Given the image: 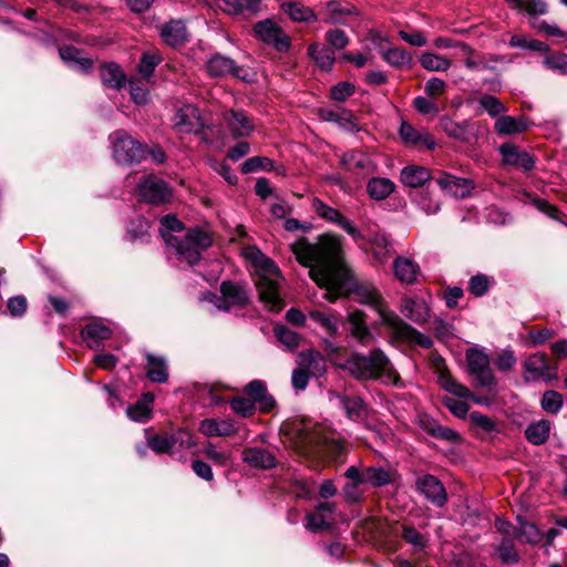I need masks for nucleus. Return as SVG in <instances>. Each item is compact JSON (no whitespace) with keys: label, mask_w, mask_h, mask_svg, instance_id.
Listing matches in <instances>:
<instances>
[{"label":"nucleus","mask_w":567,"mask_h":567,"mask_svg":"<svg viewBox=\"0 0 567 567\" xmlns=\"http://www.w3.org/2000/svg\"><path fill=\"white\" fill-rule=\"evenodd\" d=\"M291 249L297 260L310 268L311 279L327 290L326 299L332 302L348 290L350 271L343 261L340 236L324 234L315 244L301 237L291 245Z\"/></svg>","instance_id":"1"},{"label":"nucleus","mask_w":567,"mask_h":567,"mask_svg":"<svg viewBox=\"0 0 567 567\" xmlns=\"http://www.w3.org/2000/svg\"><path fill=\"white\" fill-rule=\"evenodd\" d=\"M355 296L360 303L372 307L380 318V324L385 327L390 334V342L398 341L417 344L424 349H430L433 341L430 337L413 328L404 321L395 311L389 308L380 291L369 284L357 287Z\"/></svg>","instance_id":"2"},{"label":"nucleus","mask_w":567,"mask_h":567,"mask_svg":"<svg viewBox=\"0 0 567 567\" xmlns=\"http://www.w3.org/2000/svg\"><path fill=\"white\" fill-rule=\"evenodd\" d=\"M159 231L167 247L173 248L178 258L188 265L197 264L202 252L212 245L210 235L198 227L190 228L183 235L174 234L184 229L183 223L174 215L164 216Z\"/></svg>","instance_id":"3"},{"label":"nucleus","mask_w":567,"mask_h":567,"mask_svg":"<svg viewBox=\"0 0 567 567\" xmlns=\"http://www.w3.org/2000/svg\"><path fill=\"white\" fill-rule=\"evenodd\" d=\"M341 368L359 381L381 380L393 385L400 383L399 374L381 349H373L367 355L354 352Z\"/></svg>","instance_id":"4"},{"label":"nucleus","mask_w":567,"mask_h":567,"mask_svg":"<svg viewBox=\"0 0 567 567\" xmlns=\"http://www.w3.org/2000/svg\"><path fill=\"white\" fill-rule=\"evenodd\" d=\"M296 431L299 432L298 449L307 457H338L343 452V444L323 435L320 429L311 431L305 424L301 427L297 425Z\"/></svg>","instance_id":"5"},{"label":"nucleus","mask_w":567,"mask_h":567,"mask_svg":"<svg viewBox=\"0 0 567 567\" xmlns=\"http://www.w3.org/2000/svg\"><path fill=\"white\" fill-rule=\"evenodd\" d=\"M255 252L259 255V274L256 286L259 291L260 300L266 303L270 310L279 311L284 306L279 296V269L274 261L261 255L259 250Z\"/></svg>","instance_id":"6"},{"label":"nucleus","mask_w":567,"mask_h":567,"mask_svg":"<svg viewBox=\"0 0 567 567\" xmlns=\"http://www.w3.org/2000/svg\"><path fill=\"white\" fill-rule=\"evenodd\" d=\"M113 157L118 164L140 162L144 156L142 145L125 131H116L110 136Z\"/></svg>","instance_id":"7"},{"label":"nucleus","mask_w":567,"mask_h":567,"mask_svg":"<svg viewBox=\"0 0 567 567\" xmlns=\"http://www.w3.org/2000/svg\"><path fill=\"white\" fill-rule=\"evenodd\" d=\"M525 381H544L548 382L557 379L558 367L549 362V358L544 352L530 354L524 362Z\"/></svg>","instance_id":"8"},{"label":"nucleus","mask_w":567,"mask_h":567,"mask_svg":"<svg viewBox=\"0 0 567 567\" xmlns=\"http://www.w3.org/2000/svg\"><path fill=\"white\" fill-rule=\"evenodd\" d=\"M466 361L470 372L476 377L481 386L492 388L496 384L486 353L477 349H470L466 352Z\"/></svg>","instance_id":"9"},{"label":"nucleus","mask_w":567,"mask_h":567,"mask_svg":"<svg viewBox=\"0 0 567 567\" xmlns=\"http://www.w3.org/2000/svg\"><path fill=\"white\" fill-rule=\"evenodd\" d=\"M399 310L408 320L421 326L430 321L432 313L429 301L420 296L403 297Z\"/></svg>","instance_id":"10"},{"label":"nucleus","mask_w":567,"mask_h":567,"mask_svg":"<svg viewBox=\"0 0 567 567\" xmlns=\"http://www.w3.org/2000/svg\"><path fill=\"white\" fill-rule=\"evenodd\" d=\"M140 195L144 202L158 205L169 202L172 192L167 184L156 177L147 176L138 185Z\"/></svg>","instance_id":"11"},{"label":"nucleus","mask_w":567,"mask_h":567,"mask_svg":"<svg viewBox=\"0 0 567 567\" xmlns=\"http://www.w3.org/2000/svg\"><path fill=\"white\" fill-rule=\"evenodd\" d=\"M221 118L226 130L235 138L248 137L256 128L254 120L243 110H227Z\"/></svg>","instance_id":"12"},{"label":"nucleus","mask_w":567,"mask_h":567,"mask_svg":"<svg viewBox=\"0 0 567 567\" xmlns=\"http://www.w3.org/2000/svg\"><path fill=\"white\" fill-rule=\"evenodd\" d=\"M505 166L529 172L535 166V158L525 150L513 143H504L498 148Z\"/></svg>","instance_id":"13"},{"label":"nucleus","mask_w":567,"mask_h":567,"mask_svg":"<svg viewBox=\"0 0 567 567\" xmlns=\"http://www.w3.org/2000/svg\"><path fill=\"white\" fill-rule=\"evenodd\" d=\"M312 209L317 213V215L327 221L333 223L347 231L353 239L358 240L362 236L360 231L353 226V224L344 217L339 210L333 207L328 206L321 199L315 197L312 199Z\"/></svg>","instance_id":"14"},{"label":"nucleus","mask_w":567,"mask_h":567,"mask_svg":"<svg viewBox=\"0 0 567 567\" xmlns=\"http://www.w3.org/2000/svg\"><path fill=\"white\" fill-rule=\"evenodd\" d=\"M255 33L264 42L274 45L277 50H287L289 48V38L282 29L272 20L266 19L258 22Z\"/></svg>","instance_id":"15"},{"label":"nucleus","mask_w":567,"mask_h":567,"mask_svg":"<svg viewBox=\"0 0 567 567\" xmlns=\"http://www.w3.org/2000/svg\"><path fill=\"white\" fill-rule=\"evenodd\" d=\"M344 476L347 478H355L374 487L384 486L392 482V473L390 471L375 466L364 467L362 472L355 466H350L347 468Z\"/></svg>","instance_id":"16"},{"label":"nucleus","mask_w":567,"mask_h":567,"mask_svg":"<svg viewBox=\"0 0 567 567\" xmlns=\"http://www.w3.org/2000/svg\"><path fill=\"white\" fill-rule=\"evenodd\" d=\"M207 72L212 76L220 78L231 74L235 78L248 81L249 73L243 66H236L235 62L221 54L213 55L207 62Z\"/></svg>","instance_id":"17"},{"label":"nucleus","mask_w":567,"mask_h":567,"mask_svg":"<svg viewBox=\"0 0 567 567\" xmlns=\"http://www.w3.org/2000/svg\"><path fill=\"white\" fill-rule=\"evenodd\" d=\"M417 489L437 507L444 506L447 495L443 484L433 475H424L416 481Z\"/></svg>","instance_id":"18"},{"label":"nucleus","mask_w":567,"mask_h":567,"mask_svg":"<svg viewBox=\"0 0 567 567\" xmlns=\"http://www.w3.org/2000/svg\"><path fill=\"white\" fill-rule=\"evenodd\" d=\"M296 363L297 367L315 378L323 375L327 371V364L323 355L313 349L300 351L297 355Z\"/></svg>","instance_id":"19"},{"label":"nucleus","mask_w":567,"mask_h":567,"mask_svg":"<svg viewBox=\"0 0 567 567\" xmlns=\"http://www.w3.org/2000/svg\"><path fill=\"white\" fill-rule=\"evenodd\" d=\"M341 164L347 171L359 175H369L377 168L372 158L368 154L359 151H352L343 154L341 157Z\"/></svg>","instance_id":"20"},{"label":"nucleus","mask_w":567,"mask_h":567,"mask_svg":"<svg viewBox=\"0 0 567 567\" xmlns=\"http://www.w3.org/2000/svg\"><path fill=\"white\" fill-rule=\"evenodd\" d=\"M223 300L217 307L227 310L231 306H243L248 302V295L245 288L238 284L224 281L220 286Z\"/></svg>","instance_id":"21"},{"label":"nucleus","mask_w":567,"mask_h":567,"mask_svg":"<svg viewBox=\"0 0 567 567\" xmlns=\"http://www.w3.org/2000/svg\"><path fill=\"white\" fill-rule=\"evenodd\" d=\"M395 278L403 285H414L421 274L419 264L406 257H396L393 261Z\"/></svg>","instance_id":"22"},{"label":"nucleus","mask_w":567,"mask_h":567,"mask_svg":"<svg viewBox=\"0 0 567 567\" xmlns=\"http://www.w3.org/2000/svg\"><path fill=\"white\" fill-rule=\"evenodd\" d=\"M112 336V330L101 320H93L87 323L82 330V338L91 349L101 346L104 340H109Z\"/></svg>","instance_id":"23"},{"label":"nucleus","mask_w":567,"mask_h":567,"mask_svg":"<svg viewBox=\"0 0 567 567\" xmlns=\"http://www.w3.org/2000/svg\"><path fill=\"white\" fill-rule=\"evenodd\" d=\"M244 391L255 404L259 405L262 412H270L274 408L275 400L268 393L267 386L262 381L254 380L249 382Z\"/></svg>","instance_id":"24"},{"label":"nucleus","mask_w":567,"mask_h":567,"mask_svg":"<svg viewBox=\"0 0 567 567\" xmlns=\"http://www.w3.org/2000/svg\"><path fill=\"white\" fill-rule=\"evenodd\" d=\"M218 7L231 16H254L261 10V0H219Z\"/></svg>","instance_id":"25"},{"label":"nucleus","mask_w":567,"mask_h":567,"mask_svg":"<svg viewBox=\"0 0 567 567\" xmlns=\"http://www.w3.org/2000/svg\"><path fill=\"white\" fill-rule=\"evenodd\" d=\"M440 187L446 190L450 195L458 198H464L471 193L472 182L465 178H458L450 174H443L436 179Z\"/></svg>","instance_id":"26"},{"label":"nucleus","mask_w":567,"mask_h":567,"mask_svg":"<svg viewBox=\"0 0 567 567\" xmlns=\"http://www.w3.org/2000/svg\"><path fill=\"white\" fill-rule=\"evenodd\" d=\"M243 461L258 468H272L276 466V457L269 451L261 447H247L243 451Z\"/></svg>","instance_id":"27"},{"label":"nucleus","mask_w":567,"mask_h":567,"mask_svg":"<svg viewBox=\"0 0 567 567\" xmlns=\"http://www.w3.org/2000/svg\"><path fill=\"white\" fill-rule=\"evenodd\" d=\"M199 432L205 436H230L237 432L230 420L205 419L199 423Z\"/></svg>","instance_id":"28"},{"label":"nucleus","mask_w":567,"mask_h":567,"mask_svg":"<svg viewBox=\"0 0 567 567\" xmlns=\"http://www.w3.org/2000/svg\"><path fill=\"white\" fill-rule=\"evenodd\" d=\"M530 123L525 116H499L494 123V130L499 135H512L525 132Z\"/></svg>","instance_id":"29"},{"label":"nucleus","mask_w":567,"mask_h":567,"mask_svg":"<svg viewBox=\"0 0 567 567\" xmlns=\"http://www.w3.org/2000/svg\"><path fill=\"white\" fill-rule=\"evenodd\" d=\"M400 179L408 187H421L431 179L427 168L419 165H408L401 171Z\"/></svg>","instance_id":"30"},{"label":"nucleus","mask_w":567,"mask_h":567,"mask_svg":"<svg viewBox=\"0 0 567 567\" xmlns=\"http://www.w3.org/2000/svg\"><path fill=\"white\" fill-rule=\"evenodd\" d=\"M400 136L403 142L409 145H424L430 150L434 148L435 146V141L432 135L417 131L406 122L401 124Z\"/></svg>","instance_id":"31"},{"label":"nucleus","mask_w":567,"mask_h":567,"mask_svg":"<svg viewBox=\"0 0 567 567\" xmlns=\"http://www.w3.org/2000/svg\"><path fill=\"white\" fill-rule=\"evenodd\" d=\"M102 83L111 89L120 90L126 82V76L121 66L116 63H104L100 69Z\"/></svg>","instance_id":"32"},{"label":"nucleus","mask_w":567,"mask_h":567,"mask_svg":"<svg viewBox=\"0 0 567 567\" xmlns=\"http://www.w3.org/2000/svg\"><path fill=\"white\" fill-rule=\"evenodd\" d=\"M349 324L351 334L363 346H368L374 340L373 334L365 324L364 313L354 311L349 315Z\"/></svg>","instance_id":"33"},{"label":"nucleus","mask_w":567,"mask_h":567,"mask_svg":"<svg viewBox=\"0 0 567 567\" xmlns=\"http://www.w3.org/2000/svg\"><path fill=\"white\" fill-rule=\"evenodd\" d=\"M309 319L316 322L321 329L330 337H336L339 333L340 318L337 312H323L313 310L309 312Z\"/></svg>","instance_id":"34"},{"label":"nucleus","mask_w":567,"mask_h":567,"mask_svg":"<svg viewBox=\"0 0 567 567\" xmlns=\"http://www.w3.org/2000/svg\"><path fill=\"white\" fill-rule=\"evenodd\" d=\"M61 59L71 68L86 72L91 69L93 62L85 56L82 51L73 47H63L59 50Z\"/></svg>","instance_id":"35"},{"label":"nucleus","mask_w":567,"mask_h":567,"mask_svg":"<svg viewBox=\"0 0 567 567\" xmlns=\"http://www.w3.org/2000/svg\"><path fill=\"white\" fill-rule=\"evenodd\" d=\"M146 375L152 382L164 383L168 379L166 360L163 357L146 354Z\"/></svg>","instance_id":"36"},{"label":"nucleus","mask_w":567,"mask_h":567,"mask_svg":"<svg viewBox=\"0 0 567 567\" xmlns=\"http://www.w3.org/2000/svg\"><path fill=\"white\" fill-rule=\"evenodd\" d=\"M515 538L522 544H538L543 535L540 530L530 522L517 517V525L515 527Z\"/></svg>","instance_id":"37"},{"label":"nucleus","mask_w":567,"mask_h":567,"mask_svg":"<svg viewBox=\"0 0 567 567\" xmlns=\"http://www.w3.org/2000/svg\"><path fill=\"white\" fill-rule=\"evenodd\" d=\"M350 420H360L365 415L367 405L360 396H347L332 393Z\"/></svg>","instance_id":"38"},{"label":"nucleus","mask_w":567,"mask_h":567,"mask_svg":"<svg viewBox=\"0 0 567 567\" xmlns=\"http://www.w3.org/2000/svg\"><path fill=\"white\" fill-rule=\"evenodd\" d=\"M161 35L167 44L181 45L187 38L186 27L182 21H171L162 27Z\"/></svg>","instance_id":"39"},{"label":"nucleus","mask_w":567,"mask_h":567,"mask_svg":"<svg viewBox=\"0 0 567 567\" xmlns=\"http://www.w3.org/2000/svg\"><path fill=\"white\" fill-rule=\"evenodd\" d=\"M354 14H358V10L354 6L332 1L327 4L326 21L334 24L344 23L347 17Z\"/></svg>","instance_id":"40"},{"label":"nucleus","mask_w":567,"mask_h":567,"mask_svg":"<svg viewBox=\"0 0 567 567\" xmlns=\"http://www.w3.org/2000/svg\"><path fill=\"white\" fill-rule=\"evenodd\" d=\"M395 186L394 183L389 178L374 177L369 181L367 189L371 198L375 200H382L389 197Z\"/></svg>","instance_id":"41"},{"label":"nucleus","mask_w":567,"mask_h":567,"mask_svg":"<svg viewBox=\"0 0 567 567\" xmlns=\"http://www.w3.org/2000/svg\"><path fill=\"white\" fill-rule=\"evenodd\" d=\"M550 423L546 420H540L529 424L525 430V436L529 443L540 445L545 443L549 436Z\"/></svg>","instance_id":"42"},{"label":"nucleus","mask_w":567,"mask_h":567,"mask_svg":"<svg viewBox=\"0 0 567 567\" xmlns=\"http://www.w3.org/2000/svg\"><path fill=\"white\" fill-rule=\"evenodd\" d=\"M308 53L320 69L326 71L331 70L336 60L331 49L315 43L309 47Z\"/></svg>","instance_id":"43"},{"label":"nucleus","mask_w":567,"mask_h":567,"mask_svg":"<svg viewBox=\"0 0 567 567\" xmlns=\"http://www.w3.org/2000/svg\"><path fill=\"white\" fill-rule=\"evenodd\" d=\"M380 53L386 63L395 68H403L412 62V55L401 48L384 49L380 45Z\"/></svg>","instance_id":"44"},{"label":"nucleus","mask_w":567,"mask_h":567,"mask_svg":"<svg viewBox=\"0 0 567 567\" xmlns=\"http://www.w3.org/2000/svg\"><path fill=\"white\" fill-rule=\"evenodd\" d=\"M281 9L293 20L298 22H308L316 20L315 12L300 2H284Z\"/></svg>","instance_id":"45"},{"label":"nucleus","mask_w":567,"mask_h":567,"mask_svg":"<svg viewBox=\"0 0 567 567\" xmlns=\"http://www.w3.org/2000/svg\"><path fill=\"white\" fill-rule=\"evenodd\" d=\"M420 64L431 72H445L451 68L452 61L442 55L425 52L420 56Z\"/></svg>","instance_id":"46"},{"label":"nucleus","mask_w":567,"mask_h":567,"mask_svg":"<svg viewBox=\"0 0 567 567\" xmlns=\"http://www.w3.org/2000/svg\"><path fill=\"white\" fill-rule=\"evenodd\" d=\"M422 427L432 436L452 441L456 437V433L445 426L440 425L435 420L425 417L421 420Z\"/></svg>","instance_id":"47"},{"label":"nucleus","mask_w":567,"mask_h":567,"mask_svg":"<svg viewBox=\"0 0 567 567\" xmlns=\"http://www.w3.org/2000/svg\"><path fill=\"white\" fill-rule=\"evenodd\" d=\"M371 251L373 259L378 264H385L391 256L390 244L388 239L384 236H377L372 241Z\"/></svg>","instance_id":"48"},{"label":"nucleus","mask_w":567,"mask_h":567,"mask_svg":"<svg viewBox=\"0 0 567 567\" xmlns=\"http://www.w3.org/2000/svg\"><path fill=\"white\" fill-rule=\"evenodd\" d=\"M274 168V162L264 156H255L248 158L245 163L241 165V172L244 174L258 172V171H271Z\"/></svg>","instance_id":"49"},{"label":"nucleus","mask_w":567,"mask_h":567,"mask_svg":"<svg viewBox=\"0 0 567 567\" xmlns=\"http://www.w3.org/2000/svg\"><path fill=\"white\" fill-rule=\"evenodd\" d=\"M196 109L187 106L185 110L177 112L175 117V125L182 132H189L195 127L194 120L196 118Z\"/></svg>","instance_id":"50"},{"label":"nucleus","mask_w":567,"mask_h":567,"mask_svg":"<svg viewBox=\"0 0 567 567\" xmlns=\"http://www.w3.org/2000/svg\"><path fill=\"white\" fill-rule=\"evenodd\" d=\"M148 446L156 453H169L174 447L171 434L153 435L147 439Z\"/></svg>","instance_id":"51"},{"label":"nucleus","mask_w":567,"mask_h":567,"mask_svg":"<svg viewBox=\"0 0 567 567\" xmlns=\"http://www.w3.org/2000/svg\"><path fill=\"white\" fill-rule=\"evenodd\" d=\"M480 105L493 117L507 112V107L498 99L489 94L481 96Z\"/></svg>","instance_id":"52"},{"label":"nucleus","mask_w":567,"mask_h":567,"mask_svg":"<svg viewBox=\"0 0 567 567\" xmlns=\"http://www.w3.org/2000/svg\"><path fill=\"white\" fill-rule=\"evenodd\" d=\"M275 336L279 342L285 344L289 349L297 348L300 342V337L295 331L284 326L275 327Z\"/></svg>","instance_id":"53"},{"label":"nucleus","mask_w":567,"mask_h":567,"mask_svg":"<svg viewBox=\"0 0 567 567\" xmlns=\"http://www.w3.org/2000/svg\"><path fill=\"white\" fill-rule=\"evenodd\" d=\"M563 406V396L556 391H546L543 394L542 408L548 412L556 414Z\"/></svg>","instance_id":"54"},{"label":"nucleus","mask_w":567,"mask_h":567,"mask_svg":"<svg viewBox=\"0 0 567 567\" xmlns=\"http://www.w3.org/2000/svg\"><path fill=\"white\" fill-rule=\"evenodd\" d=\"M171 436L174 446L178 445L181 450H188L197 445L194 435L185 429H178L175 433H172Z\"/></svg>","instance_id":"55"},{"label":"nucleus","mask_w":567,"mask_h":567,"mask_svg":"<svg viewBox=\"0 0 567 567\" xmlns=\"http://www.w3.org/2000/svg\"><path fill=\"white\" fill-rule=\"evenodd\" d=\"M231 409L240 416H249L254 413L256 404L249 398L237 396L230 401Z\"/></svg>","instance_id":"56"},{"label":"nucleus","mask_w":567,"mask_h":567,"mask_svg":"<svg viewBox=\"0 0 567 567\" xmlns=\"http://www.w3.org/2000/svg\"><path fill=\"white\" fill-rule=\"evenodd\" d=\"M152 410L146 402L137 401L134 405L126 410L127 416L136 422H146L151 416Z\"/></svg>","instance_id":"57"},{"label":"nucleus","mask_w":567,"mask_h":567,"mask_svg":"<svg viewBox=\"0 0 567 567\" xmlns=\"http://www.w3.org/2000/svg\"><path fill=\"white\" fill-rule=\"evenodd\" d=\"M204 454L216 465L224 466L230 460V453L225 451H218L216 446L208 442L204 446Z\"/></svg>","instance_id":"58"},{"label":"nucleus","mask_w":567,"mask_h":567,"mask_svg":"<svg viewBox=\"0 0 567 567\" xmlns=\"http://www.w3.org/2000/svg\"><path fill=\"white\" fill-rule=\"evenodd\" d=\"M441 379H442V385L446 391L455 394L458 398L467 399V398L472 396V392L465 385L460 384L451 377L442 375Z\"/></svg>","instance_id":"59"},{"label":"nucleus","mask_w":567,"mask_h":567,"mask_svg":"<svg viewBox=\"0 0 567 567\" xmlns=\"http://www.w3.org/2000/svg\"><path fill=\"white\" fill-rule=\"evenodd\" d=\"M544 63L548 69L567 75V54L553 53L545 59Z\"/></svg>","instance_id":"60"},{"label":"nucleus","mask_w":567,"mask_h":567,"mask_svg":"<svg viewBox=\"0 0 567 567\" xmlns=\"http://www.w3.org/2000/svg\"><path fill=\"white\" fill-rule=\"evenodd\" d=\"M161 58L156 53H145L142 55L140 63V72L144 78H150L155 66L159 63Z\"/></svg>","instance_id":"61"},{"label":"nucleus","mask_w":567,"mask_h":567,"mask_svg":"<svg viewBox=\"0 0 567 567\" xmlns=\"http://www.w3.org/2000/svg\"><path fill=\"white\" fill-rule=\"evenodd\" d=\"M326 40L329 45L336 50H341L349 43L346 32L339 29L328 31L326 33Z\"/></svg>","instance_id":"62"},{"label":"nucleus","mask_w":567,"mask_h":567,"mask_svg":"<svg viewBox=\"0 0 567 567\" xmlns=\"http://www.w3.org/2000/svg\"><path fill=\"white\" fill-rule=\"evenodd\" d=\"M354 93V85L349 82H341L331 87L330 96L338 102L346 101Z\"/></svg>","instance_id":"63"},{"label":"nucleus","mask_w":567,"mask_h":567,"mask_svg":"<svg viewBox=\"0 0 567 567\" xmlns=\"http://www.w3.org/2000/svg\"><path fill=\"white\" fill-rule=\"evenodd\" d=\"M497 551L503 563H515L518 559L517 551L511 539H504L499 544Z\"/></svg>","instance_id":"64"}]
</instances>
